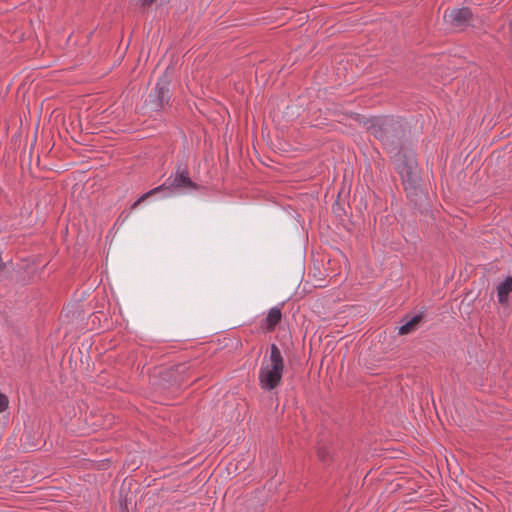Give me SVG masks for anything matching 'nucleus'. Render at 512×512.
Listing matches in <instances>:
<instances>
[{
    "label": "nucleus",
    "mask_w": 512,
    "mask_h": 512,
    "mask_svg": "<svg viewBox=\"0 0 512 512\" xmlns=\"http://www.w3.org/2000/svg\"><path fill=\"white\" fill-rule=\"evenodd\" d=\"M283 357L276 345L270 348L269 356L264 357L259 371V384L264 390L276 388L282 379Z\"/></svg>",
    "instance_id": "f257e3e1"
},
{
    "label": "nucleus",
    "mask_w": 512,
    "mask_h": 512,
    "mask_svg": "<svg viewBox=\"0 0 512 512\" xmlns=\"http://www.w3.org/2000/svg\"><path fill=\"white\" fill-rule=\"evenodd\" d=\"M471 17V12L466 9H453L450 11H446L444 14V18L446 21L459 26L466 22Z\"/></svg>",
    "instance_id": "f03ea898"
},
{
    "label": "nucleus",
    "mask_w": 512,
    "mask_h": 512,
    "mask_svg": "<svg viewBox=\"0 0 512 512\" xmlns=\"http://www.w3.org/2000/svg\"><path fill=\"white\" fill-rule=\"evenodd\" d=\"M497 297L501 304H506L512 298V277H507L497 286Z\"/></svg>",
    "instance_id": "7ed1b4c3"
},
{
    "label": "nucleus",
    "mask_w": 512,
    "mask_h": 512,
    "mask_svg": "<svg viewBox=\"0 0 512 512\" xmlns=\"http://www.w3.org/2000/svg\"><path fill=\"white\" fill-rule=\"evenodd\" d=\"M421 321V315H415L411 317L409 320L405 321L400 327H399V334H409L416 330L419 323Z\"/></svg>",
    "instance_id": "20e7f679"
},
{
    "label": "nucleus",
    "mask_w": 512,
    "mask_h": 512,
    "mask_svg": "<svg viewBox=\"0 0 512 512\" xmlns=\"http://www.w3.org/2000/svg\"><path fill=\"white\" fill-rule=\"evenodd\" d=\"M172 186L177 187V188L189 187V186H192V182L189 179L186 172H181L174 177Z\"/></svg>",
    "instance_id": "39448f33"
},
{
    "label": "nucleus",
    "mask_w": 512,
    "mask_h": 512,
    "mask_svg": "<svg viewBox=\"0 0 512 512\" xmlns=\"http://www.w3.org/2000/svg\"><path fill=\"white\" fill-rule=\"evenodd\" d=\"M280 319H281L280 309H278V308L270 309V311L267 315V318H266L268 328L274 327L280 321Z\"/></svg>",
    "instance_id": "423d86ee"
},
{
    "label": "nucleus",
    "mask_w": 512,
    "mask_h": 512,
    "mask_svg": "<svg viewBox=\"0 0 512 512\" xmlns=\"http://www.w3.org/2000/svg\"><path fill=\"white\" fill-rule=\"evenodd\" d=\"M9 400L6 395L0 393V413L5 411L8 407Z\"/></svg>",
    "instance_id": "0eeeda50"
},
{
    "label": "nucleus",
    "mask_w": 512,
    "mask_h": 512,
    "mask_svg": "<svg viewBox=\"0 0 512 512\" xmlns=\"http://www.w3.org/2000/svg\"><path fill=\"white\" fill-rule=\"evenodd\" d=\"M163 187H164V186H159V187H157V188H155V189L150 190L149 192H147L146 194H144V195H143V196L138 200V202H140V201H142V200L146 199L148 196H150V195H152V194H155L156 192H158V191L162 190V189H163Z\"/></svg>",
    "instance_id": "6e6552de"
},
{
    "label": "nucleus",
    "mask_w": 512,
    "mask_h": 512,
    "mask_svg": "<svg viewBox=\"0 0 512 512\" xmlns=\"http://www.w3.org/2000/svg\"><path fill=\"white\" fill-rule=\"evenodd\" d=\"M165 90H166V89H165V87H161V88H160V94H161V99H160V101H161V102L163 101Z\"/></svg>",
    "instance_id": "1a4fd4ad"
}]
</instances>
